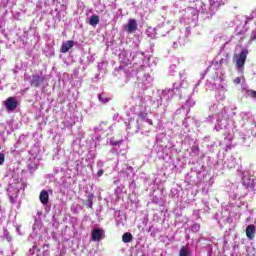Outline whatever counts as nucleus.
Segmentation results:
<instances>
[{
	"label": "nucleus",
	"instance_id": "3",
	"mask_svg": "<svg viewBox=\"0 0 256 256\" xmlns=\"http://www.w3.org/2000/svg\"><path fill=\"white\" fill-rule=\"evenodd\" d=\"M45 81V78L39 76V75H32V80L30 82L31 87H39L43 82Z\"/></svg>",
	"mask_w": 256,
	"mask_h": 256
},
{
	"label": "nucleus",
	"instance_id": "16",
	"mask_svg": "<svg viewBox=\"0 0 256 256\" xmlns=\"http://www.w3.org/2000/svg\"><path fill=\"white\" fill-rule=\"evenodd\" d=\"M99 101H101L102 103H108L109 99L104 98L103 95L99 94L98 95Z\"/></svg>",
	"mask_w": 256,
	"mask_h": 256
},
{
	"label": "nucleus",
	"instance_id": "18",
	"mask_svg": "<svg viewBox=\"0 0 256 256\" xmlns=\"http://www.w3.org/2000/svg\"><path fill=\"white\" fill-rule=\"evenodd\" d=\"M87 203H88V207L90 209H92L93 208V199L92 198H88Z\"/></svg>",
	"mask_w": 256,
	"mask_h": 256
},
{
	"label": "nucleus",
	"instance_id": "13",
	"mask_svg": "<svg viewBox=\"0 0 256 256\" xmlns=\"http://www.w3.org/2000/svg\"><path fill=\"white\" fill-rule=\"evenodd\" d=\"M191 231L193 233H199L201 231V224L195 223L191 226Z\"/></svg>",
	"mask_w": 256,
	"mask_h": 256
},
{
	"label": "nucleus",
	"instance_id": "8",
	"mask_svg": "<svg viewBox=\"0 0 256 256\" xmlns=\"http://www.w3.org/2000/svg\"><path fill=\"white\" fill-rule=\"evenodd\" d=\"M246 237L248 239H254L255 238V225L250 224L246 227Z\"/></svg>",
	"mask_w": 256,
	"mask_h": 256
},
{
	"label": "nucleus",
	"instance_id": "4",
	"mask_svg": "<svg viewBox=\"0 0 256 256\" xmlns=\"http://www.w3.org/2000/svg\"><path fill=\"white\" fill-rule=\"evenodd\" d=\"M74 46H75V42L73 40H68L66 42H63L61 46V53L69 52V49H72V47Z\"/></svg>",
	"mask_w": 256,
	"mask_h": 256
},
{
	"label": "nucleus",
	"instance_id": "15",
	"mask_svg": "<svg viewBox=\"0 0 256 256\" xmlns=\"http://www.w3.org/2000/svg\"><path fill=\"white\" fill-rule=\"evenodd\" d=\"M121 143H123V140H114V139H111L110 140V145H112V147H117V145H121Z\"/></svg>",
	"mask_w": 256,
	"mask_h": 256
},
{
	"label": "nucleus",
	"instance_id": "19",
	"mask_svg": "<svg viewBox=\"0 0 256 256\" xmlns=\"http://www.w3.org/2000/svg\"><path fill=\"white\" fill-rule=\"evenodd\" d=\"M241 83V77H237L234 79V85H239Z\"/></svg>",
	"mask_w": 256,
	"mask_h": 256
},
{
	"label": "nucleus",
	"instance_id": "5",
	"mask_svg": "<svg viewBox=\"0 0 256 256\" xmlns=\"http://www.w3.org/2000/svg\"><path fill=\"white\" fill-rule=\"evenodd\" d=\"M127 31L129 33H135L137 31V20L135 19H129L128 24H127Z\"/></svg>",
	"mask_w": 256,
	"mask_h": 256
},
{
	"label": "nucleus",
	"instance_id": "20",
	"mask_svg": "<svg viewBox=\"0 0 256 256\" xmlns=\"http://www.w3.org/2000/svg\"><path fill=\"white\" fill-rule=\"evenodd\" d=\"M251 39L252 41H255L256 40V30H254L251 34Z\"/></svg>",
	"mask_w": 256,
	"mask_h": 256
},
{
	"label": "nucleus",
	"instance_id": "1",
	"mask_svg": "<svg viewBox=\"0 0 256 256\" xmlns=\"http://www.w3.org/2000/svg\"><path fill=\"white\" fill-rule=\"evenodd\" d=\"M247 55H249V50L247 49H242L238 59L236 60V65L239 69L245 67V61H247Z\"/></svg>",
	"mask_w": 256,
	"mask_h": 256
},
{
	"label": "nucleus",
	"instance_id": "17",
	"mask_svg": "<svg viewBox=\"0 0 256 256\" xmlns=\"http://www.w3.org/2000/svg\"><path fill=\"white\" fill-rule=\"evenodd\" d=\"M5 163V154L0 153V166Z\"/></svg>",
	"mask_w": 256,
	"mask_h": 256
},
{
	"label": "nucleus",
	"instance_id": "23",
	"mask_svg": "<svg viewBox=\"0 0 256 256\" xmlns=\"http://www.w3.org/2000/svg\"><path fill=\"white\" fill-rule=\"evenodd\" d=\"M10 203H12V204H15V198H13V196H10Z\"/></svg>",
	"mask_w": 256,
	"mask_h": 256
},
{
	"label": "nucleus",
	"instance_id": "22",
	"mask_svg": "<svg viewBox=\"0 0 256 256\" xmlns=\"http://www.w3.org/2000/svg\"><path fill=\"white\" fill-rule=\"evenodd\" d=\"M146 123H148V125H151V126H153V120H151V119H146Z\"/></svg>",
	"mask_w": 256,
	"mask_h": 256
},
{
	"label": "nucleus",
	"instance_id": "6",
	"mask_svg": "<svg viewBox=\"0 0 256 256\" xmlns=\"http://www.w3.org/2000/svg\"><path fill=\"white\" fill-rule=\"evenodd\" d=\"M39 200L42 205H47L49 203V192H47V190H42L39 195Z\"/></svg>",
	"mask_w": 256,
	"mask_h": 256
},
{
	"label": "nucleus",
	"instance_id": "10",
	"mask_svg": "<svg viewBox=\"0 0 256 256\" xmlns=\"http://www.w3.org/2000/svg\"><path fill=\"white\" fill-rule=\"evenodd\" d=\"M179 256H191V250L187 246H182L179 251Z\"/></svg>",
	"mask_w": 256,
	"mask_h": 256
},
{
	"label": "nucleus",
	"instance_id": "2",
	"mask_svg": "<svg viewBox=\"0 0 256 256\" xmlns=\"http://www.w3.org/2000/svg\"><path fill=\"white\" fill-rule=\"evenodd\" d=\"M4 107L7 109V111H15L17 107H19V101L15 97H9L4 102Z\"/></svg>",
	"mask_w": 256,
	"mask_h": 256
},
{
	"label": "nucleus",
	"instance_id": "21",
	"mask_svg": "<svg viewBox=\"0 0 256 256\" xmlns=\"http://www.w3.org/2000/svg\"><path fill=\"white\" fill-rule=\"evenodd\" d=\"M103 173H105V170L100 169V170L97 172V175H98L99 177H103Z\"/></svg>",
	"mask_w": 256,
	"mask_h": 256
},
{
	"label": "nucleus",
	"instance_id": "7",
	"mask_svg": "<svg viewBox=\"0 0 256 256\" xmlns=\"http://www.w3.org/2000/svg\"><path fill=\"white\" fill-rule=\"evenodd\" d=\"M103 239V230L94 229L92 231V241H101Z\"/></svg>",
	"mask_w": 256,
	"mask_h": 256
},
{
	"label": "nucleus",
	"instance_id": "9",
	"mask_svg": "<svg viewBox=\"0 0 256 256\" xmlns=\"http://www.w3.org/2000/svg\"><path fill=\"white\" fill-rule=\"evenodd\" d=\"M123 243H131L133 241V234L126 232L122 235Z\"/></svg>",
	"mask_w": 256,
	"mask_h": 256
},
{
	"label": "nucleus",
	"instance_id": "12",
	"mask_svg": "<svg viewBox=\"0 0 256 256\" xmlns=\"http://www.w3.org/2000/svg\"><path fill=\"white\" fill-rule=\"evenodd\" d=\"M148 113L147 112H143V111H140L139 113H138V122L139 121H145V119H147V117H148Z\"/></svg>",
	"mask_w": 256,
	"mask_h": 256
},
{
	"label": "nucleus",
	"instance_id": "11",
	"mask_svg": "<svg viewBox=\"0 0 256 256\" xmlns=\"http://www.w3.org/2000/svg\"><path fill=\"white\" fill-rule=\"evenodd\" d=\"M89 24L92 26L99 25V17L97 15H92L90 17Z\"/></svg>",
	"mask_w": 256,
	"mask_h": 256
},
{
	"label": "nucleus",
	"instance_id": "14",
	"mask_svg": "<svg viewBox=\"0 0 256 256\" xmlns=\"http://www.w3.org/2000/svg\"><path fill=\"white\" fill-rule=\"evenodd\" d=\"M247 97H251L252 99H256V91L255 90H246Z\"/></svg>",
	"mask_w": 256,
	"mask_h": 256
}]
</instances>
